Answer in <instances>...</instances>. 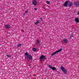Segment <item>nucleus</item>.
I'll return each mask as SVG.
<instances>
[{"label": "nucleus", "instance_id": "obj_19", "mask_svg": "<svg viewBox=\"0 0 79 79\" xmlns=\"http://www.w3.org/2000/svg\"><path fill=\"white\" fill-rule=\"evenodd\" d=\"M28 12V10H26L25 12V13H27Z\"/></svg>", "mask_w": 79, "mask_h": 79}, {"label": "nucleus", "instance_id": "obj_9", "mask_svg": "<svg viewBox=\"0 0 79 79\" xmlns=\"http://www.w3.org/2000/svg\"><path fill=\"white\" fill-rule=\"evenodd\" d=\"M5 27H6V29H9L10 27V25L8 24L6 25Z\"/></svg>", "mask_w": 79, "mask_h": 79}, {"label": "nucleus", "instance_id": "obj_13", "mask_svg": "<svg viewBox=\"0 0 79 79\" xmlns=\"http://www.w3.org/2000/svg\"><path fill=\"white\" fill-rule=\"evenodd\" d=\"M72 5H73V3H72V2H71V3H70L69 4V5H68V6H69V7H71V6Z\"/></svg>", "mask_w": 79, "mask_h": 79}, {"label": "nucleus", "instance_id": "obj_20", "mask_svg": "<svg viewBox=\"0 0 79 79\" xmlns=\"http://www.w3.org/2000/svg\"><path fill=\"white\" fill-rule=\"evenodd\" d=\"M70 37H73V34H70Z\"/></svg>", "mask_w": 79, "mask_h": 79}, {"label": "nucleus", "instance_id": "obj_6", "mask_svg": "<svg viewBox=\"0 0 79 79\" xmlns=\"http://www.w3.org/2000/svg\"><path fill=\"white\" fill-rule=\"evenodd\" d=\"M45 58V56H44L43 55H42L40 58V60H44Z\"/></svg>", "mask_w": 79, "mask_h": 79}, {"label": "nucleus", "instance_id": "obj_2", "mask_svg": "<svg viewBox=\"0 0 79 79\" xmlns=\"http://www.w3.org/2000/svg\"><path fill=\"white\" fill-rule=\"evenodd\" d=\"M25 55L26 56H27L28 59H29V60H31V59H32V56L30 55H28V53H27V52L25 53Z\"/></svg>", "mask_w": 79, "mask_h": 79}, {"label": "nucleus", "instance_id": "obj_10", "mask_svg": "<svg viewBox=\"0 0 79 79\" xmlns=\"http://www.w3.org/2000/svg\"><path fill=\"white\" fill-rule=\"evenodd\" d=\"M68 2H65L64 4L63 5L64 6H65V7H66V6L68 5Z\"/></svg>", "mask_w": 79, "mask_h": 79}, {"label": "nucleus", "instance_id": "obj_4", "mask_svg": "<svg viewBox=\"0 0 79 79\" xmlns=\"http://www.w3.org/2000/svg\"><path fill=\"white\" fill-rule=\"evenodd\" d=\"M32 4L33 5L35 6L37 5V1L35 0H34L32 2Z\"/></svg>", "mask_w": 79, "mask_h": 79}, {"label": "nucleus", "instance_id": "obj_5", "mask_svg": "<svg viewBox=\"0 0 79 79\" xmlns=\"http://www.w3.org/2000/svg\"><path fill=\"white\" fill-rule=\"evenodd\" d=\"M48 66L49 68H51L52 70H54V71H55V70L56 69V68H55V67H52L51 66L49 65H48Z\"/></svg>", "mask_w": 79, "mask_h": 79}, {"label": "nucleus", "instance_id": "obj_3", "mask_svg": "<svg viewBox=\"0 0 79 79\" xmlns=\"http://www.w3.org/2000/svg\"><path fill=\"white\" fill-rule=\"evenodd\" d=\"M62 50V49H59V50L56 51V52H53L52 54V56H53V55H55L56 54V53H59L60 52H61Z\"/></svg>", "mask_w": 79, "mask_h": 79}, {"label": "nucleus", "instance_id": "obj_12", "mask_svg": "<svg viewBox=\"0 0 79 79\" xmlns=\"http://www.w3.org/2000/svg\"><path fill=\"white\" fill-rule=\"evenodd\" d=\"M36 43V45H39V44L40 43V41H39V40H37Z\"/></svg>", "mask_w": 79, "mask_h": 79}, {"label": "nucleus", "instance_id": "obj_11", "mask_svg": "<svg viewBox=\"0 0 79 79\" xmlns=\"http://www.w3.org/2000/svg\"><path fill=\"white\" fill-rule=\"evenodd\" d=\"M64 41L65 43L67 44L68 42V41L67 40V39H65L64 40Z\"/></svg>", "mask_w": 79, "mask_h": 79}, {"label": "nucleus", "instance_id": "obj_1", "mask_svg": "<svg viewBox=\"0 0 79 79\" xmlns=\"http://www.w3.org/2000/svg\"><path fill=\"white\" fill-rule=\"evenodd\" d=\"M60 69L64 73H65V74H66V73H67V71H66V69H64V68L63 66L60 67Z\"/></svg>", "mask_w": 79, "mask_h": 79}, {"label": "nucleus", "instance_id": "obj_8", "mask_svg": "<svg viewBox=\"0 0 79 79\" xmlns=\"http://www.w3.org/2000/svg\"><path fill=\"white\" fill-rule=\"evenodd\" d=\"M75 21L76 22V23H79V19L78 18H76L75 19Z\"/></svg>", "mask_w": 79, "mask_h": 79}, {"label": "nucleus", "instance_id": "obj_18", "mask_svg": "<svg viewBox=\"0 0 79 79\" xmlns=\"http://www.w3.org/2000/svg\"><path fill=\"white\" fill-rule=\"evenodd\" d=\"M46 3L47 4H48V5H49V4H50V2H49L48 1H47L46 2Z\"/></svg>", "mask_w": 79, "mask_h": 79}, {"label": "nucleus", "instance_id": "obj_15", "mask_svg": "<svg viewBox=\"0 0 79 79\" xmlns=\"http://www.w3.org/2000/svg\"><path fill=\"white\" fill-rule=\"evenodd\" d=\"M39 21H37V22L35 23V25H37V24H39Z\"/></svg>", "mask_w": 79, "mask_h": 79}, {"label": "nucleus", "instance_id": "obj_23", "mask_svg": "<svg viewBox=\"0 0 79 79\" xmlns=\"http://www.w3.org/2000/svg\"><path fill=\"white\" fill-rule=\"evenodd\" d=\"M78 14L79 15V12H78Z\"/></svg>", "mask_w": 79, "mask_h": 79}, {"label": "nucleus", "instance_id": "obj_17", "mask_svg": "<svg viewBox=\"0 0 79 79\" xmlns=\"http://www.w3.org/2000/svg\"><path fill=\"white\" fill-rule=\"evenodd\" d=\"M6 56L7 57H8L9 58H10V57H11V55H7Z\"/></svg>", "mask_w": 79, "mask_h": 79}, {"label": "nucleus", "instance_id": "obj_22", "mask_svg": "<svg viewBox=\"0 0 79 79\" xmlns=\"http://www.w3.org/2000/svg\"><path fill=\"white\" fill-rule=\"evenodd\" d=\"M40 19H42V18H40Z\"/></svg>", "mask_w": 79, "mask_h": 79}, {"label": "nucleus", "instance_id": "obj_7", "mask_svg": "<svg viewBox=\"0 0 79 79\" xmlns=\"http://www.w3.org/2000/svg\"><path fill=\"white\" fill-rule=\"evenodd\" d=\"M74 5L77 6H79V2L78 1L75 2Z\"/></svg>", "mask_w": 79, "mask_h": 79}, {"label": "nucleus", "instance_id": "obj_16", "mask_svg": "<svg viewBox=\"0 0 79 79\" xmlns=\"http://www.w3.org/2000/svg\"><path fill=\"white\" fill-rule=\"evenodd\" d=\"M22 44H19L18 45V47H21Z\"/></svg>", "mask_w": 79, "mask_h": 79}, {"label": "nucleus", "instance_id": "obj_21", "mask_svg": "<svg viewBox=\"0 0 79 79\" xmlns=\"http://www.w3.org/2000/svg\"><path fill=\"white\" fill-rule=\"evenodd\" d=\"M34 10H35V11H37V8H35Z\"/></svg>", "mask_w": 79, "mask_h": 79}, {"label": "nucleus", "instance_id": "obj_14", "mask_svg": "<svg viewBox=\"0 0 79 79\" xmlns=\"http://www.w3.org/2000/svg\"><path fill=\"white\" fill-rule=\"evenodd\" d=\"M33 52H36V51H37V49L35 48H33Z\"/></svg>", "mask_w": 79, "mask_h": 79}]
</instances>
